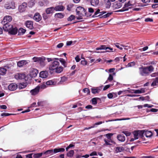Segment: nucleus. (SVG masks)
I'll return each instance as SVG.
<instances>
[{"instance_id":"obj_24","label":"nucleus","mask_w":158,"mask_h":158,"mask_svg":"<svg viewBox=\"0 0 158 158\" xmlns=\"http://www.w3.org/2000/svg\"><path fill=\"white\" fill-rule=\"evenodd\" d=\"M45 12L47 14H50L54 12V7H51L47 8L45 10Z\"/></svg>"},{"instance_id":"obj_3","label":"nucleus","mask_w":158,"mask_h":158,"mask_svg":"<svg viewBox=\"0 0 158 158\" xmlns=\"http://www.w3.org/2000/svg\"><path fill=\"white\" fill-rule=\"evenodd\" d=\"M133 6V5L131 4L130 1H129L127 3H126L123 7L121 10H119V11L123 12L127 11L129 10V9L131 8Z\"/></svg>"},{"instance_id":"obj_8","label":"nucleus","mask_w":158,"mask_h":158,"mask_svg":"<svg viewBox=\"0 0 158 158\" xmlns=\"http://www.w3.org/2000/svg\"><path fill=\"white\" fill-rule=\"evenodd\" d=\"M5 7L6 9H13L15 8V3L14 1L6 4L5 5Z\"/></svg>"},{"instance_id":"obj_18","label":"nucleus","mask_w":158,"mask_h":158,"mask_svg":"<svg viewBox=\"0 0 158 158\" xmlns=\"http://www.w3.org/2000/svg\"><path fill=\"white\" fill-rule=\"evenodd\" d=\"M41 16L39 13H36L33 19L37 22H39L41 19Z\"/></svg>"},{"instance_id":"obj_15","label":"nucleus","mask_w":158,"mask_h":158,"mask_svg":"<svg viewBox=\"0 0 158 158\" xmlns=\"http://www.w3.org/2000/svg\"><path fill=\"white\" fill-rule=\"evenodd\" d=\"M48 73L47 71H41L40 73V77L43 78H47L48 77Z\"/></svg>"},{"instance_id":"obj_31","label":"nucleus","mask_w":158,"mask_h":158,"mask_svg":"<svg viewBox=\"0 0 158 158\" xmlns=\"http://www.w3.org/2000/svg\"><path fill=\"white\" fill-rule=\"evenodd\" d=\"M138 135L139 137L142 138L143 137V134H144V130H137Z\"/></svg>"},{"instance_id":"obj_6","label":"nucleus","mask_w":158,"mask_h":158,"mask_svg":"<svg viewBox=\"0 0 158 158\" xmlns=\"http://www.w3.org/2000/svg\"><path fill=\"white\" fill-rule=\"evenodd\" d=\"M96 50H107L109 49V50H107L106 51V52H110L112 51L113 50V48L109 47H106L105 45H100L99 47L97 48H96Z\"/></svg>"},{"instance_id":"obj_46","label":"nucleus","mask_w":158,"mask_h":158,"mask_svg":"<svg viewBox=\"0 0 158 158\" xmlns=\"http://www.w3.org/2000/svg\"><path fill=\"white\" fill-rule=\"evenodd\" d=\"M122 132L123 133L125 134L127 136H130L131 134V133L130 132H129L127 131H122Z\"/></svg>"},{"instance_id":"obj_10","label":"nucleus","mask_w":158,"mask_h":158,"mask_svg":"<svg viewBox=\"0 0 158 158\" xmlns=\"http://www.w3.org/2000/svg\"><path fill=\"white\" fill-rule=\"evenodd\" d=\"M38 73V71L37 69H32L31 70L29 75L31 77H35L36 76Z\"/></svg>"},{"instance_id":"obj_26","label":"nucleus","mask_w":158,"mask_h":158,"mask_svg":"<svg viewBox=\"0 0 158 158\" xmlns=\"http://www.w3.org/2000/svg\"><path fill=\"white\" fill-rule=\"evenodd\" d=\"M27 62L26 60H22L18 62L17 65L19 67H21L23 65H26Z\"/></svg>"},{"instance_id":"obj_17","label":"nucleus","mask_w":158,"mask_h":158,"mask_svg":"<svg viewBox=\"0 0 158 158\" xmlns=\"http://www.w3.org/2000/svg\"><path fill=\"white\" fill-rule=\"evenodd\" d=\"M8 66H5L4 67H0V74L4 75L6 73L7 68H8Z\"/></svg>"},{"instance_id":"obj_7","label":"nucleus","mask_w":158,"mask_h":158,"mask_svg":"<svg viewBox=\"0 0 158 158\" xmlns=\"http://www.w3.org/2000/svg\"><path fill=\"white\" fill-rule=\"evenodd\" d=\"M2 24L3 25V28L4 30L6 31H8L9 32L10 29L12 28V25L9 23H3Z\"/></svg>"},{"instance_id":"obj_43","label":"nucleus","mask_w":158,"mask_h":158,"mask_svg":"<svg viewBox=\"0 0 158 158\" xmlns=\"http://www.w3.org/2000/svg\"><path fill=\"white\" fill-rule=\"evenodd\" d=\"M113 134L112 133H108L105 135V136L106 137L107 139H110L111 138V136L113 135Z\"/></svg>"},{"instance_id":"obj_19","label":"nucleus","mask_w":158,"mask_h":158,"mask_svg":"<svg viewBox=\"0 0 158 158\" xmlns=\"http://www.w3.org/2000/svg\"><path fill=\"white\" fill-rule=\"evenodd\" d=\"M117 138L118 140L121 142H123L125 140V137L123 134H119L117 136Z\"/></svg>"},{"instance_id":"obj_9","label":"nucleus","mask_w":158,"mask_h":158,"mask_svg":"<svg viewBox=\"0 0 158 158\" xmlns=\"http://www.w3.org/2000/svg\"><path fill=\"white\" fill-rule=\"evenodd\" d=\"M104 141L105 142V143L103 144L104 146L107 145L111 146L112 145V144L110 143L114 144H116V143L111 138L108 139H104Z\"/></svg>"},{"instance_id":"obj_12","label":"nucleus","mask_w":158,"mask_h":158,"mask_svg":"<svg viewBox=\"0 0 158 158\" xmlns=\"http://www.w3.org/2000/svg\"><path fill=\"white\" fill-rule=\"evenodd\" d=\"M27 7V4L26 3H23L19 7V10L20 12H23L25 11Z\"/></svg>"},{"instance_id":"obj_34","label":"nucleus","mask_w":158,"mask_h":158,"mask_svg":"<svg viewBox=\"0 0 158 158\" xmlns=\"http://www.w3.org/2000/svg\"><path fill=\"white\" fill-rule=\"evenodd\" d=\"M18 76V78L19 79H23L25 77V75L23 74L19 73L16 77Z\"/></svg>"},{"instance_id":"obj_13","label":"nucleus","mask_w":158,"mask_h":158,"mask_svg":"<svg viewBox=\"0 0 158 158\" xmlns=\"http://www.w3.org/2000/svg\"><path fill=\"white\" fill-rule=\"evenodd\" d=\"M12 18L11 16H6L4 17L3 21L2 22V23H9L12 20Z\"/></svg>"},{"instance_id":"obj_40","label":"nucleus","mask_w":158,"mask_h":158,"mask_svg":"<svg viewBox=\"0 0 158 158\" xmlns=\"http://www.w3.org/2000/svg\"><path fill=\"white\" fill-rule=\"evenodd\" d=\"M75 19V16L73 15H71L69 18L67 19V20L68 21H71L73 20L74 19Z\"/></svg>"},{"instance_id":"obj_57","label":"nucleus","mask_w":158,"mask_h":158,"mask_svg":"<svg viewBox=\"0 0 158 158\" xmlns=\"http://www.w3.org/2000/svg\"><path fill=\"white\" fill-rule=\"evenodd\" d=\"M133 90L134 91L133 93L134 94H141V92L139 89L134 90Z\"/></svg>"},{"instance_id":"obj_42","label":"nucleus","mask_w":158,"mask_h":158,"mask_svg":"<svg viewBox=\"0 0 158 158\" xmlns=\"http://www.w3.org/2000/svg\"><path fill=\"white\" fill-rule=\"evenodd\" d=\"M73 5L72 4H70L67 6V9L68 10L70 11L71 8L73 6Z\"/></svg>"},{"instance_id":"obj_32","label":"nucleus","mask_w":158,"mask_h":158,"mask_svg":"<svg viewBox=\"0 0 158 158\" xmlns=\"http://www.w3.org/2000/svg\"><path fill=\"white\" fill-rule=\"evenodd\" d=\"M60 62L62 64L64 67H67V63L64 59L62 58H60Z\"/></svg>"},{"instance_id":"obj_59","label":"nucleus","mask_w":158,"mask_h":158,"mask_svg":"<svg viewBox=\"0 0 158 158\" xmlns=\"http://www.w3.org/2000/svg\"><path fill=\"white\" fill-rule=\"evenodd\" d=\"M43 19L45 20L46 19L48 18L47 15V14L45 13H44L43 14Z\"/></svg>"},{"instance_id":"obj_37","label":"nucleus","mask_w":158,"mask_h":158,"mask_svg":"<svg viewBox=\"0 0 158 158\" xmlns=\"http://www.w3.org/2000/svg\"><path fill=\"white\" fill-rule=\"evenodd\" d=\"M26 31V30L25 29L22 28H19L18 31L20 35H21V34L22 35H23L25 33Z\"/></svg>"},{"instance_id":"obj_30","label":"nucleus","mask_w":158,"mask_h":158,"mask_svg":"<svg viewBox=\"0 0 158 158\" xmlns=\"http://www.w3.org/2000/svg\"><path fill=\"white\" fill-rule=\"evenodd\" d=\"M56 84V82H54L52 80L48 81L46 82L47 85H54Z\"/></svg>"},{"instance_id":"obj_58","label":"nucleus","mask_w":158,"mask_h":158,"mask_svg":"<svg viewBox=\"0 0 158 158\" xmlns=\"http://www.w3.org/2000/svg\"><path fill=\"white\" fill-rule=\"evenodd\" d=\"M97 153L95 151H94L92 152V153H91L90 155L89 156H97Z\"/></svg>"},{"instance_id":"obj_20","label":"nucleus","mask_w":158,"mask_h":158,"mask_svg":"<svg viewBox=\"0 0 158 158\" xmlns=\"http://www.w3.org/2000/svg\"><path fill=\"white\" fill-rule=\"evenodd\" d=\"M122 6L121 3L115 2L113 3V7L114 9H117L120 8Z\"/></svg>"},{"instance_id":"obj_4","label":"nucleus","mask_w":158,"mask_h":158,"mask_svg":"<svg viewBox=\"0 0 158 158\" xmlns=\"http://www.w3.org/2000/svg\"><path fill=\"white\" fill-rule=\"evenodd\" d=\"M78 8L80 10V11L78 10L77 9L76 10V12H77V15H79V16H82L83 15V14H85V16L88 17V15H87L86 14V10H85V9L81 6L78 7Z\"/></svg>"},{"instance_id":"obj_60","label":"nucleus","mask_w":158,"mask_h":158,"mask_svg":"<svg viewBox=\"0 0 158 158\" xmlns=\"http://www.w3.org/2000/svg\"><path fill=\"white\" fill-rule=\"evenodd\" d=\"M38 106H43L44 105L43 101H40L38 102Z\"/></svg>"},{"instance_id":"obj_36","label":"nucleus","mask_w":158,"mask_h":158,"mask_svg":"<svg viewBox=\"0 0 158 158\" xmlns=\"http://www.w3.org/2000/svg\"><path fill=\"white\" fill-rule=\"evenodd\" d=\"M97 99H99V98H94L92 99V103L93 105H96L97 103Z\"/></svg>"},{"instance_id":"obj_28","label":"nucleus","mask_w":158,"mask_h":158,"mask_svg":"<svg viewBox=\"0 0 158 158\" xmlns=\"http://www.w3.org/2000/svg\"><path fill=\"white\" fill-rule=\"evenodd\" d=\"M124 148L122 147H116L115 149V151L116 153H118L120 152L123 151Z\"/></svg>"},{"instance_id":"obj_21","label":"nucleus","mask_w":158,"mask_h":158,"mask_svg":"<svg viewBox=\"0 0 158 158\" xmlns=\"http://www.w3.org/2000/svg\"><path fill=\"white\" fill-rule=\"evenodd\" d=\"M104 4L106 8H109L110 7L111 3L109 0H104Z\"/></svg>"},{"instance_id":"obj_44","label":"nucleus","mask_w":158,"mask_h":158,"mask_svg":"<svg viewBox=\"0 0 158 158\" xmlns=\"http://www.w3.org/2000/svg\"><path fill=\"white\" fill-rule=\"evenodd\" d=\"M67 79L65 77H61V80L60 81V84H61L62 83L65 81L67 80Z\"/></svg>"},{"instance_id":"obj_38","label":"nucleus","mask_w":158,"mask_h":158,"mask_svg":"<svg viewBox=\"0 0 158 158\" xmlns=\"http://www.w3.org/2000/svg\"><path fill=\"white\" fill-rule=\"evenodd\" d=\"M44 154L43 152L35 154L34 155L33 157L35 158H39Z\"/></svg>"},{"instance_id":"obj_51","label":"nucleus","mask_w":158,"mask_h":158,"mask_svg":"<svg viewBox=\"0 0 158 158\" xmlns=\"http://www.w3.org/2000/svg\"><path fill=\"white\" fill-rule=\"evenodd\" d=\"M81 64L83 65H85L87 64V62L85 60H82L81 62Z\"/></svg>"},{"instance_id":"obj_52","label":"nucleus","mask_w":158,"mask_h":158,"mask_svg":"<svg viewBox=\"0 0 158 158\" xmlns=\"http://www.w3.org/2000/svg\"><path fill=\"white\" fill-rule=\"evenodd\" d=\"M113 76L111 74H110L109 75V77L108 78V80L110 81H111L113 80Z\"/></svg>"},{"instance_id":"obj_55","label":"nucleus","mask_w":158,"mask_h":158,"mask_svg":"<svg viewBox=\"0 0 158 158\" xmlns=\"http://www.w3.org/2000/svg\"><path fill=\"white\" fill-rule=\"evenodd\" d=\"M158 85V84L155 81H154L151 84V86H155Z\"/></svg>"},{"instance_id":"obj_62","label":"nucleus","mask_w":158,"mask_h":158,"mask_svg":"<svg viewBox=\"0 0 158 158\" xmlns=\"http://www.w3.org/2000/svg\"><path fill=\"white\" fill-rule=\"evenodd\" d=\"M152 7L154 9L157 8L158 7V4H152Z\"/></svg>"},{"instance_id":"obj_64","label":"nucleus","mask_w":158,"mask_h":158,"mask_svg":"<svg viewBox=\"0 0 158 158\" xmlns=\"http://www.w3.org/2000/svg\"><path fill=\"white\" fill-rule=\"evenodd\" d=\"M75 59L77 62H79L80 60V59L79 58L78 56H77L75 58Z\"/></svg>"},{"instance_id":"obj_5","label":"nucleus","mask_w":158,"mask_h":158,"mask_svg":"<svg viewBox=\"0 0 158 158\" xmlns=\"http://www.w3.org/2000/svg\"><path fill=\"white\" fill-rule=\"evenodd\" d=\"M59 152V148L57 149L55 148L53 150L52 149V150H48L45 152H43L44 154H45L46 155H53L54 154L58 152Z\"/></svg>"},{"instance_id":"obj_25","label":"nucleus","mask_w":158,"mask_h":158,"mask_svg":"<svg viewBox=\"0 0 158 158\" xmlns=\"http://www.w3.org/2000/svg\"><path fill=\"white\" fill-rule=\"evenodd\" d=\"M17 31L18 29L16 28L15 27L13 28L12 27V28L10 29L9 31V33L12 35H15L17 33Z\"/></svg>"},{"instance_id":"obj_63","label":"nucleus","mask_w":158,"mask_h":158,"mask_svg":"<svg viewBox=\"0 0 158 158\" xmlns=\"http://www.w3.org/2000/svg\"><path fill=\"white\" fill-rule=\"evenodd\" d=\"M107 97L108 98L111 99L113 97V95L111 93H109L107 94Z\"/></svg>"},{"instance_id":"obj_27","label":"nucleus","mask_w":158,"mask_h":158,"mask_svg":"<svg viewBox=\"0 0 158 158\" xmlns=\"http://www.w3.org/2000/svg\"><path fill=\"white\" fill-rule=\"evenodd\" d=\"M152 135V133L151 131H146L144 132V135L147 137H150Z\"/></svg>"},{"instance_id":"obj_39","label":"nucleus","mask_w":158,"mask_h":158,"mask_svg":"<svg viewBox=\"0 0 158 158\" xmlns=\"http://www.w3.org/2000/svg\"><path fill=\"white\" fill-rule=\"evenodd\" d=\"M144 3L146 4H143L141 5L142 6H144L148 5V3L150 2L151 0H141Z\"/></svg>"},{"instance_id":"obj_48","label":"nucleus","mask_w":158,"mask_h":158,"mask_svg":"<svg viewBox=\"0 0 158 158\" xmlns=\"http://www.w3.org/2000/svg\"><path fill=\"white\" fill-rule=\"evenodd\" d=\"M40 57H34L33 58V60L34 62H39V60L40 59Z\"/></svg>"},{"instance_id":"obj_14","label":"nucleus","mask_w":158,"mask_h":158,"mask_svg":"<svg viewBox=\"0 0 158 158\" xmlns=\"http://www.w3.org/2000/svg\"><path fill=\"white\" fill-rule=\"evenodd\" d=\"M25 25L27 27L30 29L33 28V22L31 21H27L26 22Z\"/></svg>"},{"instance_id":"obj_50","label":"nucleus","mask_w":158,"mask_h":158,"mask_svg":"<svg viewBox=\"0 0 158 158\" xmlns=\"http://www.w3.org/2000/svg\"><path fill=\"white\" fill-rule=\"evenodd\" d=\"M135 64L134 62H131L128 63L127 66L128 67H131L135 65Z\"/></svg>"},{"instance_id":"obj_49","label":"nucleus","mask_w":158,"mask_h":158,"mask_svg":"<svg viewBox=\"0 0 158 158\" xmlns=\"http://www.w3.org/2000/svg\"><path fill=\"white\" fill-rule=\"evenodd\" d=\"M14 114H9L7 113H2L1 114V116H9L11 115H14Z\"/></svg>"},{"instance_id":"obj_54","label":"nucleus","mask_w":158,"mask_h":158,"mask_svg":"<svg viewBox=\"0 0 158 158\" xmlns=\"http://www.w3.org/2000/svg\"><path fill=\"white\" fill-rule=\"evenodd\" d=\"M145 21L146 22H152L153 21V20L152 19H151V18H147L145 19Z\"/></svg>"},{"instance_id":"obj_11","label":"nucleus","mask_w":158,"mask_h":158,"mask_svg":"<svg viewBox=\"0 0 158 158\" xmlns=\"http://www.w3.org/2000/svg\"><path fill=\"white\" fill-rule=\"evenodd\" d=\"M17 85L15 83L10 84L8 86V89L10 91H14L17 88Z\"/></svg>"},{"instance_id":"obj_23","label":"nucleus","mask_w":158,"mask_h":158,"mask_svg":"<svg viewBox=\"0 0 158 158\" xmlns=\"http://www.w3.org/2000/svg\"><path fill=\"white\" fill-rule=\"evenodd\" d=\"M90 1L91 5L94 6H98L99 3V0H90Z\"/></svg>"},{"instance_id":"obj_33","label":"nucleus","mask_w":158,"mask_h":158,"mask_svg":"<svg viewBox=\"0 0 158 158\" xmlns=\"http://www.w3.org/2000/svg\"><path fill=\"white\" fill-rule=\"evenodd\" d=\"M74 154V151L73 150L70 151L67 154L68 156L72 157Z\"/></svg>"},{"instance_id":"obj_53","label":"nucleus","mask_w":158,"mask_h":158,"mask_svg":"<svg viewBox=\"0 0 158 158\" xmlns=\"http://www.w3.org/2000/svg\"><path fill=\"white\" fill-rule=\"evenodd\" d=\"M39 86L40 87V89H44L46 88V85L44 84H42Z\"/></svg>"},{"instance_id":"obj_22","label":"nucleus","mask_w":158,"mask_h":158,"mask_svg":"<svg viewBox=\"0 0 158 158\" xmlns=\"http://www.w3.org/2000/svg\"><path fill=\"white\" fill-rule=\"evenodd\" d=\"M45 58L44 57H40L38 62L40 64V65L42 67H44L45 65Z\"/></svg>"},{"instance_id":"obj_61","label":"nucleus","mask_w":158,"mask_h":158,"mask_svg":"<svg viewBox=\"0 0 158 158\" xmlns=\"http://www.w3.org/2000/svg\"><path fill=\"white\" fill-rule=\"evenodd\" d=\"M119 44V43H116L114 44V45L115 46L117 47L118 48H119L120 50H122L123 48L122 47H120L119 45H118V44Z\"/></svg>"},{"instance_id":"obj_56","label":"nucleus","mask_w":158,"mask_h":158,"mask_svg":"<svg viewBox=\"0 0 158 158\" xmlns=\"http://www.w3.org/2000/svg\"><path fill=\"white\" fill-rule=\"evenodd\" d=\"M110 85H105L104 87L103 88V90H106L107 89L109 88V87H110Z\"/></svg>"},{"instance_id":"obj_47","label":"nucleus","mask_w":158,"mask_h":158,"mask_svg":"<svg viewBox=\"0 0 158 158\" xmlns=\"http://www.w3.org/2000/svg\"><path fill=\"white\" fill-rule=\"evenodd\" d=\"M83 92L85 93H86L87 94H88L90 93V91L89 89L88 88H85L83 89Z\"/></svg>"},{"instance_id":"obj_2","label":"nucleus","mask_w":158,"mask_h":158,"mask_svg":"<svg viewBox=\"0 0 158 158\" xmlns=\"http://www.w3.org/2000/svg\"><path fill=\"white\" fill-rule=\"evenodd\" d=\"M59 63L58 61H54L51 65L49 68V69L50 70H55V72L56 73H59Z\"/></svg>"},{"instance_id":"obj_16","label":"nucleus","mask_w":158,"mask_h":158,"mask_svg":"<svg viewBox=\"0 0 158 158\" xmlns=\"http://www.w3.org/2000/svg\"><path fill=\"white\" fill-rule=\"evenodd\" d=\"M39 89L40 87L37 86L34 89L31 90L30 93L32 95H35L38 93L39 92Z\"/></svg>"},{"instance_id":"obj_1","label":"nucleus","mask_w":158,"mask_h":158,"mask_svg":"<svg viewBox=\"0 0 158 158\" xmlns=\"http://www.w3.org/2000/svg\"><path fill=\"white\" fill-rule=\"evenodd\" d=\"M139 74L142 76H147L153 72L154 68L152 65L145 66H141L139 68Z\"/></svg>"},{"instance_id":"obj_29","label":"nucleus","mask_w":158,"mask_h":158,"mask_svg":"<svg viewBox=\"0 0 158 158\" xmlns=\"http://www.w3.org/2000/svg\"><path fill=\"white\" fill-rule=\"evenodd\" d=\"M100 89L98 88H92L91 89V91L92 93L93 94L98 93H99Z\"/></svg>"},{"instance_id":"obj_45","label":"nucleus","mask_w":158,"mask_h":158,"mask_svg":"<svg viewBox=\"0 0 158 158\" xmlns=\"http://www.w3.org/2000/svg\"><path fill=\"white\" fill-rule=\"evenodd\" d=\"M100 10L99 9H98L94 13V15L93 16V17H98L97 15L100 13Z\"/></svg>"},{"instance_id":"obj_41","label":"nucleus","mask_w":158,"mask_h":158,"mask_svg":"<svg viewBox=\"0 0 158 158\" xmlns=\"http://www.w3.org/2000/svg\"><path fill=\"white\" fill-rule=\"evenodd\" d=\"M112 13H108L102 16V17H100V18H106L108 17H109L110 15Z\"/></svg>"},{"instance_id":"obj_35","label":"nucleus","mask_w":158,"mask_h":158,"mask_svg":"<svg viewBox=\"0 0 158 158\" xmlns=\"http://www.w3.org/2000/svg\"><path fill=\"white\" fill-rule=\"evenodd\" d=\"M133 134L134 135V137L135 139H138L139 136L138 135V132H137V131H133Z\"/></svg>"}]
</instances>
